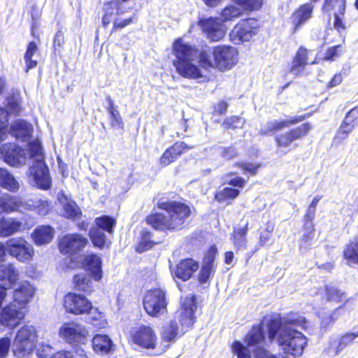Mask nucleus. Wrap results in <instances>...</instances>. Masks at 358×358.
<instances>
[{
  "label": "nucleus",
  "instance_id": "f257e3e1",
  "mask_svg": "<svg viewBox=\"0 0 358 358\" xmlns=\"http://www.w3.org/2000/svg\"><path fill=\"white\" fill-rule=\"evenodd\" d=\"M0 152L3 155L5 162L15 167L24 165L29 158L31 161L29 173L35 185L42 189L50 187L49 171L44 161V153L39 141L29 142L27 150L13 143H5L1 146Z\"/></svg>",
  "mask_w": 358,
  "mask_h": 358
},
{
  "label": "nucleus",
  "instance_id": "f03ea898",
  "mask_svg": "<svg viewBox=\"0 0 358 358\" xmlns=\"http://www.w3.org/2000/svg\"><path fill=\"white\" fill-rule=\"evenodd\" d=\"M309 322L302 316L286 317L271 320L268 325L270 341L275 339L284 353L293 356L301 355L307 345L306 337L295 327L307 329Z\"/></svg>",
  "mask_w": 358,
  "mask_h": 358
},
{
  "label": "nucleus",
  "instance_id": "7ed1b4c3",
  "mask_svg": "<svg viewBox=\"0 0 358 358\" xmlns=\"http://www.w3.org/2000/svg\"><path fill=\"white\" fill-rule=\"evenodd\" d=\"M196 308L195 296H187L182 301L181 308L176 312L173 318L166 321L162 326V339L165 342H173L178 336L183 335L193 325Z\"/></svg>",
  "mask_w": 358,
  "mask_h": 358
},
{
  "label": "nucleus",
  "instance_id": "20e7f679",
  "mask_svg": "<svg viewBox=\"0 0 358 358\" xmlns=\"http://www.w3.org/2000/svg\"><path fill=\"white\" fill-rule=\"evenodd\" d=\"M173 52L176 60L173 64L178 73L187 78L197 79L204 76V69L200 65V57L202 51L185 44L181 39H178L173 44Z\"/></svg>",
  "mask_w": 358,
  "mask_h": 358
},
{
  "label": "nucleus",
  "instance_id": "39448f33",
  "mask_svg": "<svg viewBox=\"0 0 358 358\" xmlns=\"http://www.w3.org/2000/svg\"><path fill=\"white\" fill-rule=\"evenodd\" d=\"M213 61L210 59L206 51H202L200 57V65L204 69H217L220 71L230 70L238 62V52L232 46L217 45L213 48L211 52Z\"/></svg>",
  "mask_w": 358,
  "mask_h": 358
},
{
  "label": "nucleus",
  "instance_id": "423d86ee",
  "mask_svg": "<svg viewBox=\"0 0 358 358\" xmlns=\"http://www.w3.org/2000/svg\"><path fill=\"white\" fill-rule=\"evenodd\" d=\"M37 332L34 327L25 325L20 329L13 344V354L17 357H24L31 354L37 341Z\"/></svg>",
  "mask_w": 358,
  "mask_h": 358
},
{
  "label": "nucleus",
  "instance_id": "0eeeda50",
  "mask_svg": "<svg viewBox=\"0 0 358 358\" xmlns=\"http://www.w3.org/2000/svg\"><path fill=\"white\" fill-rule=\"evenodd\" d=\"M159 207L166 211L169 229H180L190 213L189 208L180 202H162Z\"/></svg>",
  "mask_w": 358,
  "mask_h": 358
},
{
  "label": "nucleus",
  "instance_id": "6e6552de",
  "mask_svg": "<svg viewBox=\"0 0 358 358\" xmlns=\"http://www.w3.org/2000/svg\"><path fill=\"white\" fill-rule=\"evenodd\" d=\"M167 303L165 292L161 289L147 292L143 298V308L152 317L164 315L167 310Z\"/></svg>",
  "mask_w": 358,
  "mask_h": 358
},
{
  "label": "nucleus",
  "instance_id": "1a4fd4ad",
  "mask_svg": "<svg viewBox=\"0 0 358 358\" xmlns=\"http://www.w3.org/2000/svg\"><path fill=\"white\" fill-rule=\"evenodd\" d=\"M69 266L71 268H79L83 271L74 275L75 287L78 290L87 292L90 288V255L87 253L71 258Z\"/></svg>",
  "mask_w": 358,
  "mask_h": 358
},
{
  "label": "nucleus",
  "instance_id": "9d476101",
  "mask_svg": "<svg viewBox=\"0 0 358 358\" xmlns=\"http://www.w3.org/2000/svg\"><path fill=\"white\" fill-rule=\"evenodd\" d=\"M8 254L21 262H28L34 255L33 246L22 238H12L6 242Z\"/></svg>",
  "mask_w": 358,
  "mask_h": 358
},
{
  "label": "nucleus",
  "instance_id": "9b49d317",
  "mask_svg": "<svg viewBox=\"0 0 358 358\" xmlns=\"http://www.w3.org/2000/svg\"><path fill=\"white\" fill-rule=\"evenodd\" d=\"M258 27V21L255 18L241 20L231 31L230 39L235 44L249 41L257 34Z\"/></svg>",
  "mask_w": 358,
  "mask_h": 358
},
{
  "label": "nucleus",
  "instance_id": "f8f14e48",
  "mask_svg": "<svg viewBox=\"0 0 358 358\" xmlns=\"http://www.w3.org/2000/svg\"><path fill=\"white\" fill-rule=\"evenodd\" d=\"M27 311L24 307L10 303L3 307L0 312V324L13 329L16 328L24 318Z\"/></svg>",
  "mask_w": 358,
  "mask_h": 358
},
{
  "label": "nucleus",
  "instance_id": "ddd939ff",
  "mask_svg": "<svg viewBox=\"0 0 358 358\" xmlns=\"http://www.w3.org/2000/svg\"><path fill=\"white\" fill-rule=\"evenodd\" d=\"M87 334V329L76 322L65 323L59 329L61 338L69 343H85Z\"/></svg>",
  "mask_w": 358,
  "mask_h": 358
},
{
  "label": "nucleus",
  "instance_id": "4468645a",
  "mask_svg": "<svg viewBox=\"0 0 358 358\" xmlns=\"http://www.w3.org/2000/svg\"><path fill=\"white\" fill-rule=\"evenodd\" d=\"M87 242V239L80 234H67L61 238L59 248L63 254L76 255L83 250Z\"/></svg>",
  "mask_w": 358,
  "mask_h": 358
},
{
  "label": "nucleus",
  "instance_id": "2eb2a0df",
  "mask_svg": "<svg viewBox=\"0 0 358 358\" xmlns=\"http://www.w3.org/2000/svg\"><path fill=\"white\" fill-rule=\"evenodd\" d=\"M133 342L138 346L146 349H155L157 336L150 326L141 325L131 332Z\"/></svg>",
  "mask_w": 358,
  "mask_h": 358
},
{
  "label": "nucleus",
  "instance_id": "dca6fc26",
  "mask_svg": "<svg viewBox=\"0 0 358 358\" xmlns=\"http://www.w3.org/2000/svg\"><path fill=\"white\" fill-rule=\"evenodd\" d=\"M198 26L207 38L212 41H218L225 35L224 25L217 18H200L198 21Z\"/></svg>",
  "mask_w": 358,
  "mask_h": 358
},
{
  "label": "nucleus",
  "instance_id": "f3484780",
  "mask_svg": "<svg viewBox=\"0 0 358 358\" xmlns=\"http://www.w3.org/2000/svg\"><path fill=\"white\" fill-rule=\"evenodd\" d=\"M64 306L66 310L76 315L88 313L90 310L87 299L81 294H67L64 299Z\"/></svg>",
  "mask_w": 358,
  "mask_h": 358
},
{
  "label": "nucleus",
  "instance_id": "a211bd4d",
  "mask_svg": "<svg viewBox=\"0 0 358 358\" xmlns=\"http://www.w3.org/2000/svg\"><path fill=\"white\" fill-rule=\"evenodd\" d=\"M358 125V107L351 109L345 115L334 136V141L341 143L348 138L349 134Z\"/></svg>",
  "mask_w": 358,
  "mask_h": 358
},
{
  "label": "nucleus",
  "instance_id": "6ab92c4d",
  "mask_svg": "<svg viewBox=\"0 0 358 358\" xmlns=\"http://www.w3.org/2000/svg\"><path fill=\"white\" fill-rule=\"evenodd\" d=\"M217 250L215 247H211L205 255L203 262L199 273L198 279L201 284L208 281L215 271V258Z\"/></svg>",
  "mask_w": 358,
  "mask_h": 358
},
{
  "label": "nucleus",
  "instance_id": "aec40b11",
  "mask_svg": "<svg viewBox=\"0 0 358 358\" xmlns=\"http://www.w3.org/2000/svg\"><path fill=\"white\" fill-rule=\"evenodd\" d=\"M310 129L311 125L308 122L304 123L288 132L276 136L275 141L278 146L287 147L294 141L299 139L306 136Z\"/></svg>",
  "mask_w": 358,
  "mask_h": 358
},
{
  "label": "nucleus",
  "instance_id": "412c9836",
  "mask_svg": "<svg viewBox=\"0 0 358 358\" xmlns=\"http://www.w3.org/2000/svg\"><path fill=\"white\" fill-rule=\"evenodd\" d=\"M35 294L34 287L28 282H21L19 287L13 292V301L20 307H24L28 311V303Z\"/></svg>",
  "mask_w": 358,
  "mask_h": 358
},
{
  "label": "nucleus",
  "instance_id": "4be33fe9",
  "mask_svg": "<svg viewBox=\"0 0 358 358\" xmlns=\"http://www.w3.org/2000/svg\"><path fill=\"white\" fill-rule=\"evenodd\" d=\"M338 7V13H335L334 28L339 32L345 29V26L343 22L342 17L344 16L346 8L345 0H325L322 6V10L325 13H330L335 7Z\"/></svg>",
  "mask_w": 358,
  "mask_h": 358
},
{
  "label": "nucleus",
  "instance_id": "5701e85b",
  "mask_svg": "<svg viewBox=\"0 0 358 358\" xmlns=\"http://www.w3.org/2000/svg\"><path fill=\"white\" fill-rule=\"evenodd\" d=\"M50 208L51 206L48 201L38 196L31 197L26 200L20 198V210L23 209L36 211L38 215L44 216L48 213Z\"/></svg>",
  "mask_w": 358,
  "mask_h": 358
},
{
  "label": "nucleus",
  "instance_id": "b1692460",
  "mask_svg": "<svg viewBox=\"0 0 358 358\" xmlns=\"http://www.w3.org/2000/svg\"><path fill=\"white\" fill-rule=\"evenodd\" d=\"M199 263L193 259H182L173 269V275L183 281L190 279L199 268Z\"/></svg>",
  "mask_w": 358,
  "mask_h": 358
},
{
  "label": "nucleus",
  "instance_id": "393cba45",
  "mask_svg": "<svg viewBox=\"0 0 358 358\" xmlns=\"http://www.w3.org/2000/svg\"><path fill=\"white\" fill-rule=\"evenodd\" d=\"M10 133L17 140L27 141L32 135L33 127L25 120H18L10 125Z\"/></svg>",
  "mask_w": 358,
  "mask_h": 358
},
{
  "label": "nucleus",
  "instance_id": "a878e982",
  "mask_svg": "<svg viewBox=\"0 0 358 358\" xmlns=\"http://www.w3.org/2000/svg\"><path fill=\"white\" fill-rule=\"evenodd\" d=\"M358 336L357 334L347 333L341 336L338 341H333L326 349L327 352L331 357H336L340 354L348 345Z\"/></svg>",
  "mask_w": 358,
  "mask_h": 358
},
{
  "label": "nucleus",
  "instance_id": "bb28decb",
  "mask_svg": "<svg viewBox=\"0 0 358 358\" xmlns=\"http://www.w3.org/2000/svg\"><path fill=\"white\" fill-rule=\"evenodd\" d=\"M189 149H190V148L184 142L176 143L164 152L159 160L160 164L163 166L169 165L176 161L185 150Z\"/></svg>",
  "mask_w": 358,
  "mask_h": 358
},
{
  "label": "nucleus",
  "instance_id": "cd10ccee",
  "mask_svg": "<svg viewBox=\"0 0 358 358\" xmlns=\"http://www.w3.org/2000/svg\"><path fill=\"white\" fill-rule=\"evenodd\" d=\"M306 116H296L285 120H273L266 123L264 128L259 131V134L266 135L269 132L278 131L284 128L289 127L292 124L303 121Z\"/></svg>",
  "mask_w": 358,
  "mask_h": 358
},
{
  "label": "nucleus",
  "instance_id": "c85d7f7f",
  "mask_svg": "<svg viewBox=\"0 0 358 358\" xmlns=\"http://www.w3.org/2000/svg\"><path fill=\"white\" fill-rule=\"evenodd\" d=\"M19 272L13 265L9 264L0 270V288L8 289L18 280Z\"/></svg>",
  "mask_w": 358,
  "mask_h": 358
},
{
  "label": "nucleus",
  "instance_id": "c756f323",
  "mask_svg": "<svg viewBox=\"0 0 358 358\" xmlns=\"http://www.w3.org/2000/svg\"><path fill=\"white\" fill-rule=\"evenodd\" d=\"M315 63V61L310 63L308 62V52L307 49L300 47L292 61L290 72L295 76H299L308 64Z\"/></svg>",
  "mask_w": 358,
  "mask_h": 358
},
{
  "label": "nucleus",
  "instance_id": "7c9ffc66",
  "mask_svg": "<svg viewBox=\"0 0 358 358\" xmlns=\"http://www.w3.org/2000/svg\"><path fill=\"white\" fill-rule=\"evenodd\" d=\"M55 230L50 226H40L36 227L31 234L32 238L37 245H42L50 243L54 237Z\"/></svg>",
  "mask_w": 358,
  "mask_h": 358
},
{
  "label": "nucleus",
  "instance_id": "2f4dec72",
  "mask_svg": "<svg viewBox=\"0 0 358 358\" xmlns=\"http://www.w3.org/2000/svg\"><path fill=\"white\" fill-rule=\"evenodd\" d=\"M59 200L63 205L64 215L65 217L75 221L80 220L82 212L75 201L68 199L64 194L59 196Z\"/></svg>",
  "mask_w": 358,
  "mask_h": 358
},
{
  "label": "nucleus",
  "instance_id": "473e14b6",
  "mask_svg": "<svg viewBox=\"0 0 358 358\" xmlns=\"http://www.w3.org/2000/svg\"><path fill=\"white\" fill-rule=\"evenodd\" d=\"M313 9V6L311 3H308L301 6L292 14V20L295 29H298L311 17Z\"/></svg>",
  "mask_w": 358,
  "mask_h": 358
},
{
  "label": "nucleus",
  "instance_id": "72a5a7b5",
  "mask_svg": "<svg viewBox=\"0 0 358 358\" xmlns=\"http://www.w3.org/2000/svg\"><path fill=\"white\" fill-rule=\"evenodd\" d=\"M248 230V222H245L243 224H239L234 227L232 235L234 247L238 250H244L247 248L246 235Z\"/></svg>",
  "mask_w": 358,
  "mask_h": 358
},
{
  "label": "nucleus",
  "instance_id": "f704fd0d",
  "mask_svg": "<svg viewBox=\"0 0 358 358\" xmlns=\"http://www.w3.org/2000/svg\"><path fill=\"white\" fill-rule=\"evenodd\" d=\"M305 233L301 237L299 241V250L301 252H306L310 249L316 247L317 241L315 240V229L313 223L309 226L306 224Z\"/></svg>",
  "mask_w": 358,
  "mask_h": 358
},
{
  "label": "nucleus",
  "instance_id": "c9c22d12",
  "mask_svg": "<svg viewBox=\"0 0 358 358\" xmlns=\"http://www.w3.org/2000/svg\"><path fill=\"white\" fill-rule=\"evenodd\" d=\"M92 343L93 350L98 354L106 355L109 353L112 350V341L106 334H97L94 336Z\"/></svg>",
  "mask_w": 358,
  "mask_h": 358
},
{
  "label": "nucleus",
  "instance_id": "e433bc0d",
  "mask_svg": "<svg viewBox=\"0 0 358 358\" xmlns=\"http://www.w3.org/2000/svg\"><path fill=\"white\" fill-rule=\"evenodd\" d=\"M22 223L19 220L8 217L0 219V236H9L20 231Z\"/></svg>",
  "mask_w": 358,
  "mask_h": 358
},
{
  "label": "nucleus",
  "instance_id": "4c0bfd02",
  "mask_svg": "<svg viewBox=\"0 0 358 358\" xmlns=\"http://www.w3.org/2000/svg\"><path fill=\"white\" fill-rule=\"evenodd\" d=\"M20 210V197L5 194L0 196V212L10 213Z\"/></svg>",
  "mask_w": 358,
  "mask_h": 358
},
{
  "label": "nucleus",
  "instance_id": "58836bf2",
  "mask_svg": "<svg viewBox=\"0 0 358 358\" xmlns=\"http://www.w3.org/2000/svg\"><path fill=\"white\" fill-rule=\"evenodd\" d=\"M0 186L13 192L20 189V184L6 169L0 168Z\"/></svg>",
  "mask_w": 358,
  "mask_h": 358
},
{
  "label": "nucleus",
  "instance_id": "ea45409f",
  "mask_svg": "<svg viewBox=\"0 0 358 358\" xmlns=\"http://www.w3.org/2000/svg\"><path fill=\"white\" fill-rule=\"evenodd\" d=\"M104 10L105 14L102 19V22L104 27H106L111 22L114 23V19L123 13V11L121 10L120 7L119 6V3L117 2H111L105 4Z\"/></svg>",
  "mask_w": 358,
  "mask_h": 358
},
{
  "label": "nucleus",
  "instance_id": "a19ab883",
  "mask_svg": "<svg viewBox=\"0 0 358 358\" xmlns=\"http://www.w3.org/2000/svg\"><path fill=\"white\" fill-rule=\"evenodd\" d=\"M265 338L264 331L260 326L253 327L245 336L244 343L248 346H254L261 343Z\"/></svg>",
  "mask_w": 358,
  "mask_h": 358
},
{
  "label": "nucleus",
  "instance_id": "79ce46f5",
  "mask_svg": "<svg viewBox=\"0 0 358 358\" xmlns=\"http://www.w3.org/2000/svg\"><path fill=\"white\" fill-rule=\"evenodd\" d=\"M146 222L155 229L165 230L168 228V220L166 215L162 213H155L148 215L146 217Z\"/></svg>",
  "mask_w": 358,
  "mask_h": 358
},
{
  "label": "nucleus",
  "instance_id": "37998d69",
  "mask_svg": "<svg viewBox=\"0 0 358 358\" xmlns=\"http://www.w3.org/2000/svg\"><path fill=\"white\" fill-rule=\"evenodd\" d=\"M102 278V260L100 257L91 255V280L100 282Z\"/></svg>",
  "mask_w": 358,
  "mask_h": 358
},
{
  "label": "nucleus",
  "instance_id": "c03bdc74",
  "mask_svg": "<svg viewBox=\"0 0 358 358\" xmlns=\"http://www.w3.org/2000/svg\"><path fill=\"white\" fill-rule=\"evenodd\" d=\"M108 104V110L109 113L110 124L115 128H122L123 123L121 116L117 108L114 106V103L110 96L106 97Z\"/></svg>",
  "mask_w": 358,
  "mask_h": 358
},
{
  "label": "nucleus",
  "instance_id": "a18cd8bd",
  "mask_svg": "<svg viewBox=\"0 0 358 358\" xmlns=\"http://www.w3.org/2000/svg\"><path fill=\"white\" fill-rule=\"evenodd\" d=\"M6 110L9 115H18L22 110L21 98L18 92L13 93L7 99Z\"/></svg>",
  "mask_w": 358,
  "mask_h": 358
},
{
  "label": "nucleus",
  "instance_id": "49530a36",
  "mask_svg": "<svg viewBox=\"0 0 358 358\" xmlns=\"http://www.w3.org/2000/svg\"><path fill=\"white\" fill-rule=\"evenodd\" d=\"M94 222L99 229L106 231L108 234H113L116 224L115 219L107 215L96 217Z\"/></svg>",
  "mask_w": 358,
  "mask_h": 358
},
{
  "label": "nucleus",
  "instance_id": "de8ad7c7",
  "mask_svg": "<svg viewBox=\"0 0 358 358\" xmlns=\"http://www.w3.org/2000/svg\"><path fill=\"white\" fill-rule=\"evenodd\" d=\"M151 234L148 230L143 229L141 231V239L136 248L137 252H143L153 247L154 243L151 240Z\"/></svg>",
  "mask_w": 358,
  "mask_h": 358
},
{
  "label": "nucleus",
  "instance_id": "09e8293b",
  "mask_svg": "<svg viewBox=\"0 0 358 358\" xmlns=\"http://www.w3.org/2000/svg\"><path fill=\"white\" fill-rule=\"evenodd\" d=\"M243 14L242 10L234 5L226 6L221 12L220 16L223 22L234 20L241 17Z\"/></svg>",
  "mask_w": 358,
  "mask_h": 358
},
{
  "label": "nucleus",
  "instance_id": "8fccbe9b",
  "mask_svg": "<svg viewBox=\"0 0 358 358\" xmlns=\"http://www.w3.org/2000/svg\"><path fill=\"white\" fill-rule=\"evenodd\" d=\"M343 254L348 264H358V241L347 245Z\"/></svg>",
  "mask_w": 358,
  "mask_h": 358
},
{
  "label": "nucleus",
  "instance_id": "3c124183",
  "mask_svg": "<svg viewBox=\"0 0 358 358\" xmlns=\"http://www.w3.org/2000/svg\"><path fill=\"white\" fill-rule=\"evenodd\" d=\"M37 51V45L35 42H30L27 46L24 59L26 63V72H28L30 69L34 68L37 65V62L32 59L33 55Z\"/></svg>",
  "mask_w": 358,
  "mask_h": 358
},
{
  "label": "nucleus",
  "instance_id": "603ef678",
  "mask_svg": "<svg viewBox=\"0 0 358 358\" xmlns=\"http://www.w3.org/2000/svg\"><path fill=\"white\" fill-rule=\"evenodd\" d=\"M107 324V321L103 314L97 308H93L91 305V325L98 329L104 328Z\"/></svg>",
  "mask_w": 358,
  "mask_h": 358
},
{
  "label": "nucleus",
  "instance_id": "864d4df0",
  "mask_svg": "<svg viewBox=\"0 0 358 358\" xmlns=\"http://www.w3.org/2000/svg\"><path fill=\"white\" fill-rule=\"evenodd\" d=\"M250 346H245L240 341H236L231 345V350L237 358H252Z\"/></svg>",
  "mask_w": 358,
  "mask_h": 358
},
{
  "label": "nucleus",
  "instance_id": "5fc2aeb1",
  "mask_svg": "<svg viewBox=\"0 0 358 358\" xmlns=\"http://www.w3.org/2000/svg\"><path fill=\"white\" fill-rule=\"evenodd\" d=\"M240 192L238 189L231 187H225L215 194V199L220 201H224L226 199H234L236 198Z\"/></svg>",
  "mask_w": 358,
  "mask_h": 358
},
{
  "label": "nucleus",
  "instance_id": "6e6d98bb",
  "mask_svg": "<svg viewBox=\"0 0 358 358\" xmlns=\"http://www.w3.org/2000/svg\"><path fill=\"white\" fill-rule=\"evenodd\" d=\"M91 241L95 247L103 249L106 244V235L99 229L91 230Z\"/></svg>",
  "mask_w": 358,
  "mask_h": 358
},
{
  "label": "nucleus",
  "instance_id": "4d7b16f0",
  "mask_svg": "<svg viewBox=\"0 0 358 358\" xmlns=\"http://www.w3.org/2000/svg\"><path fill=\"white\" fill-rule=\"evenodd\" d=\"M253 354L255 358H289L281 354L273 355L263 347H257L253 350Z\"/></svg>",
  "mask_w": 358,
  "mask_h": 358
},
{
  "label": "nucleus",
  "instance_id": "13d9d810",
  "mask_svg": "<svg viewBox=\"0 0 358 358\" xmlns=\"http://www.w3.org/2000/svg\"><path fill=\"white\" fill-rule=\"evenodd\" d=\"M244 124L245 120L242 117L238 116H232L229 118H227L224 120L223 126L225 129H236L243 127Z\"/></svg>",
  "mask_w": 358,
  "mask_h": 358
},
{
  "label": "nucleus",
  "instance_id": "bf43d9fd",
  "mask_svg": "<svg viewBox=\"0 0 358 358\" xmlns=\"http://www.w3.org/2000/svg\"><path fill=\"white\" fill-rule=\"evenodd\" d=\"M327 300L329 301L339 302L342 301L344 293L336 287L327 286L326 287Z\"/></svg>",
  "mask_w": 358,
  "mask_h": 358
},
{
  "label": "nucleus",
  "instance_id": "052dcab7",
  "mask_svg": "<svg viewBox=\"0 0 358 358\" xmlns=\"http://www.w3.org/2000/svg\"><path fill=\"white\" fill-rule=\"evenodd\" d=\"M52 347L44 342L40 343L37 350V355L39 358H51L54 355Z\"/></svg>",
  "mask_w": 358,
  "mask_h": 358
},
{
  "label": "nucleus",
  "instance_id": "680f3d73",
  "mask_svg": "<svg viewBox=\"0 0 358 358\" xmlns=\"http://www.w3.org/2000/svg\"><path fill=\"white\" fill-rule=\"evenodd\" d=\"M10 347V339L8 337L0 338V358H6Z\"/></svg>",
  "mask_w": 358,
  "mask_h": 358
},
{
  "label": "nucleus",
  "instance_id": "e2e57ef3",
  "mask_svg": "<svg viewBox=\"0 0 358 358\" xmlns=\"http://www.w3.org/2000/svg\"><path fill=\"white\" fill-rule=\"evenodd\" d=\"M338 317V314L336 311L330 313L327 316L322 317L321 320V325L322 328H327L332 324Z\"/></svg>",
  "mask_w": 358,
  "mask_h": 358
},
{
  "label": "nucleus",
  "instance_id": "0e129e2a",
  "mask_svg": "<svg viewBox=\"0 0 358 358\" xmlns=\"http://www.w3.org/2000/svg\"><path fill=\"white\" fill-rule=\"evenodd\" d=\"M221 156L227 159H231L238 156V151L234 147L223 148Z\"/></svg>",
  "mask_w": 358,
  "mask_h": 358
},
{
  "label": "nucleus",
  "instance_id": "69168bd1",
  "mask_svg": "<svg viewBox=\"0 0 358 358\" xmlns=\"http://www.w3.org/2000/svg\"><path fill=\"white\" fill-rule=\"evenodd\" d=\"M341 45H336L328 49L325 54L324 59L327 60H334L339 56L338 52L341 50Z\"/></svg>",
  "mask_w": 358,
  "mask_h": 358
},
{
  "label": "nucleus",
  "instance_id": "338daca9",
  "mask_svg": "<svg viewBox=\"0 0 358 358\" xmlns=\"http://www.w3.org/2000/svg\"><path fill=\"white\" fill-rule=\"evenodd\" d=\"M132 22V18L129 17L127 19H122L120 17H117L114 19V27L113 29H122L127 25L131 24Z\"/></svg>",
  "mask_w": 358,
  "mask_h": 358
},
{
  "label": "nucleus",
  "instance_id": "774afa93",
  "mask_svg": "<svg viewBox=\"0 0 358 358\" xmlns=\"http://www.w3.org/2000/svg\"><path fill=\"white\" fill-rule=\"evenodd\" d=\"M237 165L242 168L245 171L249 172L253 175L256 173V171L259 166V165L252 163H239L237 164Z\"/></svg>",
  "mask_w": 358,
  "mask_h": 358
}]
</instances>
